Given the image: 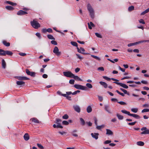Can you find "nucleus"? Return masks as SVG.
I'll return each instance as SVG.
<instances>
[{"instance_id":"0e129e2a","label":"nucleus","mask_w":149,"mask_h":149,"mask_svg":"<svg viewBox=\"0 0 149 149\" xmlns=\"http://www.w3.org/2000/svg\"><path fill=\"white\" fill-rule=\"evenodd\" d=\"M47 32L49 33H52L53 31L52 30L51 28H48L47 29Z\"/></svg>"},{"instance_id":"bb28decb","label":"nucleus","mask_w":149,"mask_h":149,"mask_svg":"<svg viewBox=\"0 0 149 149\" xmlns=\"http://www.w3.org/2000/svg\"><path fill=\"white\" fill-rule=\"evenodd\" d=\"M116 116L118 119L119 120H122L123 118V117L122 116L120 115L118 113L117 114Z\"/></svg>"},{"instance_id":"473e14b6","label":"nucleus","mask_w":149,"mask_h":149,"mask_svg":"<svg viewBox=\"0 0 149 149\" xmlns=\"http://www.w3.org/2000/svg\"><path fill=\"white\" fill-rule=\"evenodd\" d=\"M6 8L8 10H12L13 9V8L10 6H7L6 7Z\"/></svg>"},{"instance_id":"7c9ffc66","label":"nucleus","mask_w":149,"mask_h":149,"mask_svg":"<svg viewBox=\"0 0 149 149\" xmlns=\"http://www.w3.org/2000/svg\"><path fill=\"white\" fill-rule=\"evenodd\" d=\"M137 144L139 146H143L144 145V143L143 142L139 141L137 142Z\"/></svg>"},{"instance_id":"6e6d98bb","label":"nucleus","mask_w":149,"mask_h":149,"mask_svg":"<svg viewBox=\"0 0 149 149\" xmlns=\"http://www.w3.org/2000/svg\"><path fill=\"white\" fill-rule=\"evenodd\" d=\"M76 55L77 56V58L80 59L81 60L83 58L82 56H81L79 54H76Z\"/></svg>"},{"instance_id":"39448f33","label":"nucleus","mask_w":149,"mask_h":149,"mask_svg":"<svg viewBox=\"0 0 149 149\" xmlns=\"http://www.w3.org/2000/svg\"><path fill=\"white\" fill-rule=\"evenodd\" d=\"M64 75L66 77L72 78L74 74L70 71L64 72H63Z\"/></svg>"},{"instance_id":"c85d7f7f","label":"nucleus","mask_w":149,"mask_h":149,"mask_svg":"<svg viewBox=\"0 0 149 149\" xmlns=\"http://www.w3.org/2000/svg\"><path fill=\"white\" fill-rule=\"evenodd\" d=\"M80 120L81 122V124L82 125H84L85 123L84 120L82 118H80Z\"/></svg>"},{"instance_id":"09e8293b","label":"nucleus","mask_w":149,"mask_h":149,"mask_svg":"<svg viewBox=\"0 0 149 149\" xmlns=\"http://www.w3.org/2000/svg\"><path fill=\"white\" fill-rule=\"evenodd\" d=\"M37 145L41 149H43L44 148V147L41 144L37 143Z\"/></svg>"},{"instance_id":"c03bdc74","label":"nucleus","mask_w":149,"mask_h":149,"mask_svg":"<svg viewBox=\"0 0 149 149\" xmlns=\"http://www.w3.org/2000/svg\"><path fill=\"white\" fill-rule=\"evenodd\" d=\"M149 112V109H144L141 111L142 113H144Z\"/></svg>"},{"instance_id":"c756f323","label":"nucleus","mask_w":149,"mask_h":149,"mask_svg":"<svg viewBox=\"0 0 149 149\" xmlns=\"http://www.w3.org/2000/svg\"><path fill=\"white\" fill-rule=\"evenodd\" d=\"M86 86L88 88L91 89L93 88V86L92 84L89 83H87L86 84Z\"/></svg>"},{"instance_id":"a878e982","label":"nucleus","mask_w":149,"mask_h":149,"mask_svg":"<svg viewBox=\"0 0 149 149\" xmlns=\"http://www.w3.org/2000/svg\"><path fill=\"white\" fill-rule=\"evenodd\" d=\"M32 121L35 123H39V121L36 118H33L31 119Z\"/></svg>"},{"instance_id":"69168bd1","label":"nucleus","mask_w":149,"mask_h":149,"mask_svg":"<svg viewBox=\"0 0 149 149\" xmlns=\"http://www.w3.org/2000/svg\"><path fill=\"white\" fill-rule=\"evenodd\" d=\"M36 35L40 39L41 38V36H40V33H36Z\"/></svg>"},{"instance_id":"0eeeda50","label":"nucleus","mask_w":149,"mask_h":149,"mask_svg":"<svg viewBox=\"0 0 149 149\" xmlns=\"http://www.w3.org/2000/svg\"><path fill=\"white\" fill-rule=\"evenodd\" d=\"M53 52L58 56L60 55L61 54V52L59 51V49L58 47L56 46L54 47Z\"/></svg>"},{"instance_id":"6ab92c4d","label":"nucleus","mask_w":149,"mask_h":149,"mask_svg":"<svg viewBox=\"0 0 149 149\" xmlns=\"http://www.w3.org/2000/svg\"><path fill=\"white\" fill-rule=\"evenodd\" d=\"M88 25L89 28L90 29H92V27H94L95 26V25L92 22H90V23H88Z\"/></svg>"},{"instance_id":"680f3d73","label":"nucleus","mask_w":149,"mask_h":149,"mask_svg":"<svg viewBox=\"0 0 149 149\" xmlns=\"http://www.w3.org/2000/svg\"><path fill=\"white\" fill-rule=\"evenodd\" d=\"M57 125H56V127L57 128H63V127L60 125V124H57Z\"/></svg>"},{"instance_id":"2f4dec72","label":"nucleus","mask_w":149,"mask_h":149,"mask_svg":"<svg viewBox=\"0 0 149 149\" xmlns=\"http://www.w3.org/2000/svg\"><path fill=\"white\" fill-rule=\"evenodd\" d=\"M6 3L9 4H10L12 6H13L15 5H16V4L15 3H14L13 2H12L11 1H7L6 2Z\"/></svg>"},{"instance_id":"a211bd4d","label":"nucleus","mask_w":149,"mask_h":149,"mask_svg":"<svg viewBox=\"0 0 149 149\" xmlns=\"http://www.w3.org/2000/svg\"><path fill=\"white\" fill-rule=\"evenodd\" d=\"M72 78H73L76 81H82V80L80 79L78 76H75L74 74V76H72Z\"/></svg>"},{"instance_id":"b1692460","label":"nucleus","mask_w":149,"mask_h":149,"mask_svg":"<svg viewBox=\"0 0 149 149\" xmlns=\"http://www.w3.org/2000/svg\"><path fill=\"white\" fill-rule=\"evenodd\" d=\"M127 83H129V84H132L133 83H135L136 84H141V82H140V81L134 82V81H128L127 82Z\"/></svg>"},{"instance_id":"9d476101","label":"nucleus","mask_w":149,"mask_h":149,"mask_svg":"<svg viewBox=\"0 0 149 149\" xmlns=\"http://www.w3.org/2000/svg\"><path fill=\"white\" fill-rule=\"evenodd\" d=\"M73 107L75 111L79 113L80 112L81 109L79 106L76 105L74 106Z\"/></svg>"},{"instance_id":"37998d69","label":"nucleus","mask_w":149,"mask_h":149,"mask_svg":"<svg viewBox=\"0 0 149 149\" xmlns=\"http://www.w3.org/2000/svg\"><path fill=\"white\" fill-rule=\"evenodd\" d=\"M149 42V40H144L137 42V44H138L139 43H143V42Z\"/></svg>"},{"instance_id":"49530a36","label":"nucleus","mask_w":149,"mask_h":149,"mask_svg":"<svg viewBox=\"0 0 149 149\" xmlns=\"http://www.w3.org/2000/svg\"><path fill=\"white\" fill-rule=\"evenodd\" d=\"M117 102L122 105H125L126 104V103L123 101Z\"/></svg>"},{"instance_id":"393cba45","label":"nucleus","mask_w":149,"mask_h":149,"mask_svg":"<svg viewBox=\"0 0 149 149\" xmlns=\"http://www.w3.org/2000/svg\"><path fill=\"white\" fill-rule=\"evenodd\" d=\"M141 134H149V130L146 129L145 131L142 132Z\"/></svg>"},{"instance_id":"f8f14e48","label":"nucleus","mask_w":149,"mask_h":149,"mask_svg":"<svg viewBox=\"0 0 149 149\" xmlns=\"http://www.w3.org/2000/svg\"><path fill=\"white\" fill-rule=\"evenodd\" d=\"M27 14V13L25 11H24L22 10H20L17 13V14L19 15H22Z\"/></svg>"},{"instance_id":"5fc2aeb1","label":"nucleus","mask_w":149,"mask_h":149,"mask_svg":"<svg viewBox=\"0 0 149 149\" xmlns=\"http://www.w3.org/2000/svg\"><path fill=\"white\" fill-rule=\"evenodd\" d=\"M36 73L34 72H31V74L30 75L31 76L33 77H35V76Z\"/></svg>"},{"instance_id":"e433bc0d","label":"nucleus","mask_w":149,"mask_h":149,"mask_svg":"<svg viewBox=\"0 0 149 149\" xmlns=\"http://www.w3.org/2000/svg\"><path fill=\"white\" fill-rule=\"evenodd\" d=\"M131 110L132 112L134 113H136L137 112V111H138V109L136 108H132L131 109Z\"/></svg>"},{"instance_id":"4c0bfd02","label":"nucleus","mask_w":149,"mask_h":149,"mask_svg":"<svg viewBox=\"0 0 149 149\" xmlns=\"http://www.w3.org/2000/svg\"><path fill=\"white\" fill-rule=\"evenodd\" d=\"M48 38L50 39L55 40V38L53 36L51 35H48L47 36Z\"/></svg>"},{"instance_id":"7ed1b4c3","label":"nucleus","mask_w":149,"mask_h":149,"mask_svg":"<svg viewBox=\"0 0 149 149\" xmlns=\"http://www.w3.org/2000/svg\"><path fill=\"white\" fill-rule=\"evenodd\" d=\"M87 9L90 13V15L91 18L94 17V11L90 4H88L87 5Z\"/></svg>"},{"instance_id":"423d86ee","label":"nucleus","mask_w":149,"mask_h":149,"mask_svg":"<svg viewBox=\"0 0 149 149\" xmlns=\"http://www.w3.org/2000/svg\"><path fill=\"white\" fill-rule=\"evenodd\" d=\"M113 83H115L118 85H120V86L124 88L127 89L128 88V86L124 84L118 82V81L114 82Z\"/></svg>"},{"instance_id":"338daca9","label":"nucleus","mask_w":149,"mask_h":149,"mask_svg":"<svg viewBox=\"0 0 149 149\" xmlns=\"http://www.w3.org/2000/svg\"><path fill=\"white\" fill-rule=\"evenodd\" d=\"M80 68H77L75 69V72L77 73L80 71Z\"/></svg>"},{"instance_id":"5701e85b","label":"nucleus","mask_w":149,"mask_h":149,"mask_svg":"<svg viewBox=\"0 0 149 149\" xmlns=\"http://www.w3.org/2000/svg\"><path fill=\"white\" fill-rule=\"evenodd\" d=\"M87 111L88 113H90L92 111V109L91 107L90 106H88L87 108Z\"/></svg>"},{"instance_id":"2eb2a0df","label":"nucleus","mask_w":149,"mask_h":149,"mask_svg":"<svg viewBox=\"0 0 149 149\" xmlns=\"http://www.w3.org/2000/svg\"><path fill=\"white\" fill-rule=\"evenodd\" d=\"M104 109L108 113H111V112L110 111V107L109 105H104Z\"/></svg>"},{"instance_id":"79ce46f5","label":"nucleus","mask_w":149,"mask_h":149,"mask_svg":"<svg viewBox=\"0 0 149 149\" xmlns=\"http://www.w3.org/2000/svg\"><path fill=\"white\" fill-rule=\"evenodd\" d=\"M68 118L69 116L67 114H65L62 116L63 118L64 119H68Z\"/></svg>"},{"instance_id":"412c9836","label":"nucleus","mask_w":149,"mask_h":149,"mask_svg":"<svg viewBox=\"0 0 149 149\" xmlns=\"http://www.w3.org/2000/svg\"><path fill=\"white\" fill-rule=\"evenodd\" d=\"M6 63L5 62V61L3 59L2 60V67L3 68L5 69L6 67Z\"/></svg>"},{"instance_id":"a18cd8bd","label":"nucleus","mask_w":149,"mask_h":149,"mask_svg":"<svg viewBox=\"0 0 149 149\" xmlns=\"http://www.w3.org/2000/svg\"><path fill=\"white\" fill-rule=\"evenodd\" d=\"M62 123L63 125H68L69 124V122L67 121L64 120L62 122Z\"/></svg>"},{"instance_id":"72a5a7b5","label":"nucleus","mask_w":149,"mask_h":149,"mask_svg":"<svg viewBox=\"0 0 149 149\" xmlns=\"http://www.w3.org/2000/svg\"><path fill=\"white\" fill-rule=\"evenodd\" d=\"M70 43L71 44V45L75 47H77L78 44L76 42L74 41H71Z\"/></svg>"},{"instance_id":"dca6fc26","label":"nucleus","mask_w":149,"mask_h":149,"mask_svg":"<svg viewBox=\"0 0 149 149\" xmlns=\"http://www.w3.org/2000/svg\"><path fill=\"white\" fill-rule=\"evenodd\" d=\"M99 83L101 85L103 86L104 88H106L107 87L108 85L105 82L100 81L99 82Z\"/></svg>"},{"instance_id":"bf43d9fd","label":"nucleus","mask_w":149,"mask_h":149,"mask_svg":"<svg viewBox=\"0 0 149 149\" xmlns=\"http://www.w3.org/2000/svg\"><path fill=\"white\" fill-rule=\"evenodd\" d=\"M111 142V140H106L104 142V144H107L110 143Z\"/></svg>"},{"instance_id":"052dcab7","label":"nucleus","mask_w":149,"mask_h":149,"mask_svg":"<svg viewBox=\"0 0 149 149\" xmlns=\"http://www.w3.org/2000/svg\"><path fill=\"white\" fill-rule=\"evenodd\" d=\"M74 80L73 79H70L69 81V83L71 84H73L74 83Z\"/></svg>"},{"instance_id":"ea45409f","label":"nucleus","mask_w":149,"mask_h":149,"mask_svg":"<svg viewBox=\"0 0 149 149\" xmlns=\"http://www.w3.org/2000/svg\"><path fill=\"white\" fill-rule=\"evenodd\" d=\"M91 56L92 57H93V58H95L97 60L99 61H100V58L98 56H94V55H91Z\"/></svg>"},{"instance_id":"de8ad7c7","label":"nucleus","mask_w":149,"mask_h":149,"mask_svg":"<svg viewBox=\"0 0 149 149\" xmlns=\"http://www.w3.org/2000/svg\"><path fill=\"white\" fill-rule=\"evenodd\" d=\"M95 35L97 37L99 38H102V36L99 33H95Z\"/></svg>"},{"instance_id":"58836bf2","label":"nucleus","mask_w":149,"mask_h":149,"mask_svg":"<svg viewBox=\"0 0 149 149\" xmlns=\"http://www.w3.org/2000/svg\"><path fill=\"white\" fill-rule=\"evenodd\" d=\"M136 44H137V42L134 43L129 44H128L127 46L128 47H130L132 46L135 45Z\"/></svg>"},{"instance_id":"774afa93","label":"nucleus","mask_w":149,"mask_h":149,"mask_svg":"<svg viewBox=\"0 0 149 149\" xmlns=\"http://www.w3.org/2000/svg\"><path fill=\"white\" fill-rule=\"evenodd\" d=\"M141 82L143 84H147L148 82L145 80H142L141 81Z\"/></svg>"},{"instance_id":"f257e3e1","label":"nucleus","mask_w":149,"mask_h":149,"mask_svg":"<svg viewBox=\"0 0 149 149\" xmlns=\"http://www.w3.org/2000/svg\"><path fill=\"white\" fill-rule=\"evenodd\" d=\"M31 26L36 29H38L40 26V24L38 22L36 19H34L30 22Z\"/></svg>"},{"instance_id":"a19ab883","label":"nucleus","mask_w":149,"mask_h":149,"mask_svg":"<svg viewBox=\"0 0 149 149\" xmlns=\"http://www.w3.org/2000/svg\"><path fill=\"white\" fill-rule=\"evenodd\" d=\"M104 125H102L100 126H97L96 127V128L98 130H100L101 129L103 128L104 127Z\"/></svg>"},{"instance_id":"c9c22d12","label":"nucleus","mask_w":149,"mask_h":149,"mask_svg":"<svg viewBox=\"0 0 149 149\" xmlns=\"http://www.w3.org/2000/svg\"><path fill=\"white\" fill-rule=\"evenodd\" d=\"M134 10V7L133 6H130L128 8V10L129 11H131Z\"/></svg>"},{"instance_id":"e2e57ef3","label":"nucleus","mask_w":149,"mask_h":149,"mask_svg":"<svg viewBox=\"0 0 149 149\" xmlns=\"http://www.w3.org/2000/svg\"><path fill=\"white\" fill-rule=\"evenodd\" d=\"M26 73L28 75H30L31 72H30L28 69H26Z\"/></svg>"},{"instance_id":"13d9d810","label":"nucleus","mask_w":149,"mask_h":149,"mask_svg":"<svg viewBox=\"0 0 149 149\" xmlns=\"http://www.w3.org/2000/svg\"><path fill=\"white\" fill-rule=\"evenodd\" d=\"M51 43L52 44L55 45H57V42L56 41H55V40H53L51 41Z\"/></svg>"},{"instance_id":"4d7b16f0","label":"nucleus","mask_w":149,"mask_h":149,"mask_svg":"<svg viewBox=\"0 0 149 149\" xmlns=\"http://www.w3.org/2000/svg\"><path fill=\"white\" fill-rule=\"evenodd\" d=\"M136 123V121H135L133 122L129 123H128V125H134Z\"/></svg>"},{"instance_id":"9b49d317","label":"nucleus","mask_w":149,"mask_h":149,"mask_svg":"<svg viewBox=\"0 0 149 149\" xmlns=\"http://www.w3.org/2000/svg\"><path fill=\"white\" fill-rule=\"evenodd\" d=\"M17 78L18 80L20 81L27 80L29 79L27 77L22 76L17 77Z\"/></svg>"},{"instance_id":"aec40b11","label":"nucleus","mask_w":149,"mask_h":149,"mask_svg":"<svg viewBox=\"0 0 149 149\" xmlns=\"http://www.w3.org/2000/svg\"><path fill=\"white\" fill-rule=\"evenodd\" d=\"M107 131L106 134L107 135H112L113 134V132H112L109 129H107L106 130Z\"/></svg>"},{"instance_id":"f704fd0d","label":"nucleus","mask_w":149,"mask_h":149,"mask_svg":"<svg viewBox=\"0 0 149 149\" xmlns=\"http://www.w3.org/2000/svg\"><path fill=\"white\" fill-rule=\"evenodd\" d=\"M62 96H63L64 97H65L67 98V99L69 100H71V97L69 96L68 95H66V94H63L62 95Z\"/></svg>"},{"instance_id":"f03ea898","label":"nucleus","mask_w":149,"mask_h":149,"mask_svg":"<svg viewBox=\"0 0 149 149\" xmlns=\"http://www.w3.org/2000/svg\"><path fill=\"white\" fill-rule=\"evenodd\" d=\"M121 111L124 113L127 114L129 116H132L136 119L140 118L139 116L135 114L130 113L129 111H127L125 110H122Z\"/></svg>"},{"instance_id":"4468645a","label":"nucleus","mask_w":149,"mask_h":149,"mask_svg":"<svg viewBox=\"0 0 149 149\" xmlns=\"http://www.w3.org/2000/svg\"><path fill=\"white\" fill-rule=\"evenodd\" d=\"M3 56H5L6 55H7L8 56H12L13 53L11 51L8 50H4Z\"/></svg>"},{"instance_id":"20e7f679","label":"nucleus","mask_w":149,"mask_h":149,"mask_svg":"<svg viewBox=\"0 0 149 149\" xmlns=\"http://www.w3.org/2000/svg\"><path fill=\"white\" fill-rule=\"evenodd\" d=\"M74 87L77 89L82 90H86L87 89V87L85 86L79 84H75L74 85Z\"/></svg>"},{"instance_id":"603ef678","label":"nucleus","mask_w":149,"mask_h":149,"mask_svg":"<svg viewBox=\"0 0 149 149\" xmlns=\"http://www.w3.org/2000/svg\"><path fill=\"white\" fill-rule=\"evenodd\" d=\"M61 120L58 118H57L56 119V124H60V123L61 122Z\"/></svg>"},{"instance_id":"6e6552de","label":"nucleus","mask_w":149,"mask_h":149,"mask_svg":"<svg viewBox=\"0 0 149 149\" xmlns=\"http://www.w3.org/2000/svg\"><path fill=\"white\" fill-rule=\"evenodd\" d=\"M78 52L79 53H81L83 54H87L88 53H85L83 52L85 51V49L82 47H80L79 49L78 47H77Z\"/></svg>"},{"instance_id":"3c124183","label":"nucleus","mask_w":149,"mask_h":149,"mask_svg":"<svg viewBox=\"0 0 149 149\" xmlns=\"http://www.w3.org/2000/svg\"><path fill=\"white\" fill-rule=\"evenodd\" d=\"M4 50L0 49V55L3 56Z\"/></svg>"},{"instance_id":"f3484780","label":"nucleus","mask_w":149,"mask_h":149,"mask_svg":"<svg viewBox=\"0 0 149 149\" xmlns=\"http://www.w3.org/2000/svg\"><path fill=\"white\" fill-rule=\"evenodd\" d=\"M24 138L25 141H27L29 139V136L28 133H26L24 136Z\"/></svg>"},{"instance_id":"cd10ccee","label":"nucleus","mask_w":149,"mask_h":149,"mask_svg":"<svg viewBox=\"0 0 149 149\" xmlns=\"http://www.w3.org/2000/svg\"><path fill=\"white\" fill-rule=\"evenodd\" d=\"M3 44L4 45L7 47L9 46L10 45V43L9 42H8L6 41H3Z\"/></svg>"},{"instance_id":"8fccbe9b","label":"nucleus","mask_w":149,"mask_h":149,"mask_svg":"<svg viewBox=\"0 0 149 149\" xmlns=\"http://www.w3.org/2000/svg\"><path fill=\"white\" fill-rule=\"evenodd\" d=\"M97 70L99 71H104V69L103 67H101L97 68Z\"/></svg>"},{"instance_id":"1a4fd4ad","label":"nucleus","mask_w":149,"mask_h":149,"mask_svg":"<svg viewBox=\"0 0 149 149\" xmlns=\"http://www.w3.org/2000/svg\"><path fill=\"white\" fill-rule=\"evenodd\" d=\"M103 77L104 79L108 81H109L111 79L112 80L115 81V82L119 81V80H118L117 79H114L113 78H109L107 77V76H103Z\"/></svg>"},{"instance_id":"4be33fe9","label":"nucleus","mask_w":149,"mask_h":149,"mask_svg":"<svg viewBox=\"0 0 149 149\" xmlns=\"http://www.w3.org/2000/svg\"><path fill=\"white\" fill-rule=\"evenodd\" d=\"M16 84L17 85H23V86H24L25 82L22 81H17L16 82Z\"/></svg>"},{"instance_id":"ddd939ff","label":"nucleus","mask_w":149,"mask_h":149,"mask_svg":"<svg viewBox=\"0 0 149 149\" xmlns=\"http://www.w3.org/2000/svg\"><path fill=\"white\" fill-rule=\"evenodd\" d=\"M91 135L92 137L96 140L98 138L99 134L98 133H91Z\"/></svg>"},{"instance_id":"864d4df0","label":"nucleus","mask_w":149,"mask_h":149,"mask_svg":"<svg viewBox=\"0 0 149 149\" xmlns=\"http://www.w3.org/2000/svg\"><path fill=\"white\" fill-rule=\"evenodd\" d=\"M139 22L143 24H145V22L144 20L142 19H141L139 20Z\"/></svg>"}]
</instances>
